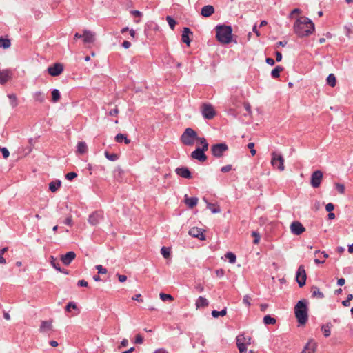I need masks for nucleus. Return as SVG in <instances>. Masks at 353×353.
Returning <instances> with one entry per match:
<instances>
[{
    "instance_id": "nucleus-55",
    "label": "nucleus",
    "mask_w": 353,
    "mask_h": 353,
    "mask_svg": "<svg viewBox=\"0 0 353 353\" xmlns=\"http://www.w3.org/2000/svg\"><path fill=\"white\" fill-rule=\"evenodd\" d=\"M237 347L239 350V353H242V352H246V345L244 343H237Z\"/></svg>"
},
{
    "instance_id": "nucleus-56",
    "label": "nucleus",
    "mask_w": 353,
    "mask_h": 353,
    "mask_svg": "<svg viewBox=\"0 0 353 353\" xmlns=\"http://www.w3.org/2000/svg\"><path fill=\"white\" fill-rule=\"evenodd\" d=\"M231 170H232V165H227L223 166L221 168V171L222 172H224V173L230 172Z\"/></svg>"
},
{
    "instance_id": "nucleus-22",
    "label": "nucleus",
    "mask_w": 353,
    "mask_h": 353,
    "mask_svg": "<svg viewBox=\"0 0 353 353\" xmlns=\"http://www.w3.org/2000/svg\"><path fill=\"white\" fill-rule=\"evenodd\" d=\"M214 12V8L211 5H207L202 8L201 14L204 17H209Z\"/></svg>"
},
{
    "instance_id": "nucleus-10",
    "label": "nucleus",
    "mask_w": 353,
    "mask_h": 353,
    "mask_svg": "<svg viewBox=\"0 0 353 353\" xmlns=\"http://www.w3.org/2000/svg\"><path fill=\"white\" fill-rule=\"evenodd\" d=\"M63 65L60 63H56L48 68V72L52 77H57L61 74L63 71Z\"/></svg>"
},
{
    "instance_id": "nucleus-41",
    "label": "nucleus",
    "mask_w": 353,
    "mask_h": 353,
    "mask_svg": "<svg viewBox=\"0 0 353 353\" xmlns=\"http://www.w3.org/2000/svg\"><path fill=\"white\" fill-rule=\"evenodd\" d=\"M161 253L165 259H168L170 256V248L162 247Z\"/></svg>"
},
{
    "instance_id": "nucleus-37",
    "label": "nucleus",
    "mask_w": 353,
    "mask_h": 353,
    "mask_svg": "<svg viewBox=\"0 0 353 353\" xmlns=\"http://www.w3.org/2000/svg\"><path fill=\"white\" fill-rule=\"evenodd\" d=\"M11 46L10 40L8 39L0 38V48L7 49Z\"/></svg>"
},
{
    "instance_id": "nucleus-5",
    "label": "nucleus",
    "mask_w": 353,
    "mask_h": 353,
    "mask_svg": "<svg viewBox=\"0 0 353 353\" xmlns=\"http://www.w3.org/2000/svg\"><path fill=\"white\" fill-rule=\"evenodd\" d=\"M228 146L225 143H216L211 146L212 155L216 158H221L228 151Z\"/></svg>"
},
{
    "instance_id": "nucleus-61",
    "label": "nucleus",
    "mask_w": 353,
    "mask_h": 353,
    "mask_svg": "<svg viewBox=\"0 0 353 353\" xmlns=\"http://www.w3.org/2000/svg\"><path fill=\"white\" fill-rule=\"evenodd\" d=\"M77 285L80 287H87L88 285V283L85 280H79Z\"/></svg>"
},
{
    "instance_id": "nucleus-25",
    "label": "nucleus",
    "mask_w": 353,
    "mask_h": 353,
    "mask_svg": "<svg viewBox=\"0 0 353 353\" xmlns=\"http://www.w3.org/2000/svg\"><path fill=\"white\" fill-rule=\"evenodd\" d=\"M332 325L330 322L327 323L325 325L321 326V330L325 337H328L331 334V328Z\"/></svg>"
},
{
    "instance_id": "nucleus-59",
    "label": "nucleus",
    "mask_w": 353,
    "mask_h": 353,
    "mask_svg": "<svg viewBox=\"0 0 353 353\" xmlns=\"http://www.w3.org/2000/svg\"><path fill=\"white\" fill-rule=\"evenodd\" d=\"M334 206L332 203H329L325 205V210L328 212H332L334 210Z\"/></svg>"
},
{
    "instance_id": "nucleus-53",
    "label": "nucleus",
    "mask_w": 353,
    "mask_h": 353,
    "mask_svg": "<svg viewBox=\"0 0 353 353\" xmlns=\"http://www.w3.org/2000/svg\"><path fill=\"white\" fill-rule=\"evenodd\" d=\"M77 176V174L74 172H68L65 175V178L68 180H72L73 179L76 178Z\"/></svg>"
},
{
    "instance_id": "nucleus-18",
    "label": "nucleus",
    "mask_w": 353,
    "mask_h": 353,
    "mask_svg": "<svg viewBox=\"0 0 353 353\" xmlns=\"http://www.w3.org/2000/svg\"><path fill=\"white\" fill-rule=\"evenodd\" d=\"M83 41L84 43H92L95 41V34L90 30L83 31Z\"/></svg>"
},
{
    "instance_id": "nucleus-62",
    "label": "nucleus",
    "mask_w": 353,
    "mask_h": 353,
    "mask_svg": "<svg viewBox=\"0 0 353 353\" xmlns=\"http://www.w3.org/2000/svg\"><path fill=\"white\" fill-rule=\"evenodd\" d=\"M265 62H266L268 65H271V66H272V65H274L275 64V61H274L272 58H270V57L266 58V59H265Z\"/></svg>"
},
{
    "instance_id": "nucleus-6",
    "label": "nucleus",
    "mask_w": 353,
    "mask_h": 353,
    "mask_svg": "<svg viewBox=\"0 0 353 353\" xmlns=\"http://www.w3.org/2000/svg\"><path fill=\"white\" fill-rule=\"evenodd\" d=\"M272 159L271 164L274 168H276L280 171H283L285 169L284 166V159L281 154L273 152L271 154Z\"/></svg>"
},
{
    "instance_id": "nucleus-11",
    "label": "nucleus",
    "mask_w": 353,
    "mask_h": 353,
    "mask_svg": "<svg viewBox=\"0 0 353 353\" xmlns=\"http://www.w3.org/2000/svg\"><path fill=\"white\" fill-rule=\"evenodd\" d=\"M205 151L206 150L204 149L197 148L191 153V157L192 159L198 160L200 162H204L207 160V156L205 154Z\"/></svg>"
},
{
    "instance_id": "nucleus-14",
    "label": "nucleus",
    "mask_w": 353,
    "mask_h": 353,
    "mask_svg": "<svg viewBox=\"0 0 353 353\" xmlns=\"http://www.w3.org/2000/svg\"><path fill=\"white\" fill-rule=\"evenodd\" d=\"M76 254L73 251L68 252L65 254L61 256V261L65 265H69L75 259Z\"/></svg>"
},
{
    "instance_id": "nucleus-29",
    "label": "nucleus",
    "mask_w": 353,
    "mask_h": 353,
    "mask_svg": "<svg viewBox=\"0 0 353 353\" xmlns=\"http://www.w3.org/2000/svg\"><path fill=\"white\" fill-rule=\"evenodd\" d=\"M33 98L35 101L43 103L44 102L46 97L43 92L41 91L36 92L33 94Z\"/></svg>"
},
{
    "instance_id": "nucleus-42",
    "label": "nucleus",
    "mask_w": 353,
    "mask_h": 353,
    "mask_svg": "<svg viewBox=\"0 0 353 353\" xmlns=\"http://www.w3.org/2000/svg\"><path fill=\"white\" fill-rule=\"evenodd\" d=\"M8 98L10 100V105L12 108H15L18 105L17 98L14 94H10L8 95Z\"/></svg>"
},
{
    "instance_id": "nucleus-40",
    "label": "nucleus",
    "mask_w": 353,
    "mask_h": 353,
    "mask_svg": "<svg viewBox=\"0 0 353 353\" xmlns=\"http://www.w3.org/2000/svg\"><path fill=\"white\" fill-rule=\"evenodd\" d=\"M263 323L265 325H274L276 323V319L270 315H266L263 317Z\"/></svg>"
},
{
    "instance_id": "nucleus-60",
    "label": "nucleus",
    "mask_w": 353,
    "mask_h": 353,
    "mask_svg": "<svg viewBox=\"0 0 353 353\" xmlns=\"http://www.w3.org/2000/svg\"><path fill=\"white\" fill-rule=\"evenodd\" d=\"M118 114H119V109L117 107L111 110L108 112V114L110 116H117Z\"/></svg>"
},
{
    "instance_id": "nucleus-46",
    "label": "nucleus",
    "mask_w": 353,
    "mask_h": 353,
    "mask_svg": "<svg viewBox=\"0 0 353 353\" xmlns=\"http://www.w3.org/2000/svg\"><path fill=\"white\" fill-rule=\"evenodd\" d=\"M160 298H161V299L163 301H172L173 300V297L170 294H164V293H161L160 294Z\"/></svg>"
},
{
    "instance_id": "nucleus-35",
    "label": "nucleus",
    "mask_w": 353,
    "mask_h": 353,
    "mask_svg": "<svg viewBox=\"0 0 353 353\" xmlns=\"http://www.w3.org/2000/svg\"><path fill=\"white\" fill-rule=\"evenodd\" d=\"M71 309L77 310L78 313L79 312V309L78 308L77 304L72 301L69 302L65 307V312H70Z\"/></svg>"
},
{
    "instance_id": "nucleus-16",
    "label": "nucleus",
    "mask_w": 353,
    "mask_h": 353,
    "mask_svg": "<svg viewBox=\"0 0 353 353\" xmlns=\"http://www.w3.org/2000/svg\"><path fill=\"white\" fill-rule=\"evenodd\" d=\"M12 76V71L10 70H0V84L4 85L7 83L10 79H11Z\"/></svg>"
},
{
    "instance_id": "nucleus-57",
    "label": "nucleus",
    "mask_w": 353,
    "mask_h": 353,
    "mask_svg": "<svg viewBox=\"0 0 353 353\" xmlns=\"http://www.w3.org/2000/svg\"><path fill=\"white\" fill-rule=\"evenodd\" d=\"M215 274L218 277L221 278V277L223 276V275L225 274V271L223 269H218V270H216Z\"/></svg>"
},
{
    "instance_id": "nucleus-4",
    "label": "nucleus",
    "mask_w": 353,
    "mask_h": 353,
    "mask_svg": "<svg viewBox=\"0 0 353 353\" xmlns=\"http://www.w3.org/2000/svg\"><path fill=\"white\" fill-rule=\"evenodd\" d=\"M196 138V132L192 128H187L181 136V141L185 145H192Z\"/></svg>"
},
{
    "instance_id": "nucleus-19",
    "label": "nucleus",
    "mask_w": 353,
    "mask_h": 353,
    "mask_svg": "<svg viewBox=\"0 0 353 353\" xmlns=\"http://www.w3.org/2000/svg\"><path fill=\"white\" fill-rule=\"evenodd\" d=\"M189 234L192 237L199 239V240L203 241L205 239V236L203 234L202 230L196 227L192 228L189 230Z\"/></svg>"
},
{
    "instance_id": "nucleus-44",
    "label": "nucleus",
    "mask_w": 353,
    "mask_h": 353,
    "mask_svg": "<svg viewBox=\"0 0 353 353\" xmlns=\"http://www.w3.org/2000/svg\"><path fill=\"white\" fill-rule=\"evenodd\" d=\"M166 21H168L170 28L172 30H174V27H175V26L176 24V21L171 16H167L166 17Z\"/></svg>"
},
{
    "instance_id": "nucleus-31",
    "label": "nucleus",
    "mask_w": 353,
    "mask_h": 353,
    "mask_svg": "<svg viewBox=\"0 0 353 353\" xmlns=\"http://www.w3.org/2000/svg\"><path fill=\"white\" fill-rule=\"evenodd\" d=\"M88 147L85 142L80 141L77 144V152L84 154L87 152Z\"/></svg>"
},
{
    "instance_id": "nucleus-43",
    "label": "nucleus",
    "mask_w": 353,
    "mask_h": 353,
    "mask_svg": "<svg viewBox=\"0 0 353 353\" xmlns=\"http://www.w3.org/2000/svg\"><path fill=\"white\" fill-rule=\"evenodd\" d=\"M225 256V258L228 259L230 263H234L236 262V257L234 253L229 252H227Z\"/></svg>"
},
{
    "instance_id": "nucleus-3",
    "label": "nucleus",
    "mask_w": 353,
    "mask_h": 353,
    "mask_svg": "<svg viewBox=\"0 0 353 353\" xmlns=\"http://www.w3.org/2000/svg\"><path fill=\"white\" fill-rule=\"evenodd\" d=\"M294 314L297 321L301 324H305L308 321L307 301L301 299L294 306Z\"/></svg>"
},
{
    "instance_id": "nucleus-47",
    "label": "nucleus",
    "mask_w": 353,
    "mask_h": 353,
    "mask_svg": "<svg viewBox=\"0 0 353 353\" xmlns=\"http://www.w3.org/2000/svg\"><path fill=\"white\" fill-rule=\"evenodd\" d=\"M335 188L336 189V190L340 193V194H344L345 192V186L342 183H336L335 184Z\"/></svg>"
},
{
    "instance_id": "nucleus-38",
    "label": "nucleus",
    "mask_w": 353,
    "mask_h": 353,
    "mask_svg": "<svg viewBox=\"0 0 353 353\" xmlns=\"http://www.w3.org/2000/svg\"><path fill=\"white\" fill-rule=\"evenodd\" d=\"M60 92L58 89H54L52 91V101L54 103L57 102L60 99Z\"/></svg>"
},
{
    "instance_id": "nucleus-28",
    "label": "nucleus",
    "mask_w": 353,
    "mask_h": 353,
    "mask_svg": "<svg viewBox=\"0 0 353 353\" xmlns=\"http://www.w3.org/2000/svg\"><path fill=\"white\" fill-rule=\"evenodd\" d=\"M61 181L60 180H55L49 183V190L54 192H56L61 186Z\"/></svg>"
},
{
    "instance_id": "nucleus-33",
    "label": "nucleus",
    "mask_w": 353,
    "mask_h": 353,
    "mask_svg": "<svg viewBox=\"0 0 353 353\" xmlns=\"http://www.w3.org/2000/svg\"><path fill=\"white\" fill-rule=\"evenodd\" d=\"M283 68L282 66L277 65L272 70L271 76L274 79L279 77L280 72L283 71Z\"/></svg>"
},
{
    "instance_id": "nucleus-52",
    "label": "nucleus",
    "mask_w": 353,
    "mask_h": 353,
    "mask_svg": "<svg viewBox=\"0 0 353 353\" xmlns=\"http://www.w3.org/2000/svg\"><path fill=\"white\" fill-rule=\"evenodd\" d=\"M254 143L251 142L248 144V148L250 150V153L252 156H254L256 153V151L255 149H254Z\"/></svg>"
},
{
    "instance_id": "nucleus-48",
    "label": "nucleus",
    "mask_w": 353,
    "mask_h": 353,
    "mask_svg": "<svg viewBox=\"0 0 353 353\" xmlns=\"http://www.w3.org/2000/svg\"><path fill=\"white\" fill-rule=\"evenodd\" d=\"M252 236L254 237V239L253 241L254 244H258L261 238L259 233L256 231H253L252 232Z\"/></svg>"
},
{
    "instance_id": "nucleus-27",
    "label": "nucleus",
    "mask_w": 353,
    "mask_h": 353,
    "mask_svg": "<svg viewBox=\"0 0 353 353\" xmlns=\"http://www.w3.org/2000/svg\"><path fill=\"white\" fill-rule=\"evenodd\" d=\"M312 296L323 299L324 298V294L320 291L317 286L314 285L312 287Z\"/></svg>"
},
{
    "instance_id": "nucleus-51",
    "label": "nucleus",
    "mask_w": 353,
    "mask_h": 353,
    "mask_svg": "<svg viewBox=\"0 0 353 353\" xmlns=\"http://www.w3.org/2000/svg\"><path fill=\"white\" fill-rule=\"evenodd\" d=\"M143 343V336L138 334L135 336L134 339V343L136 344H142Z\"/></svg>"
},
{
    "instance_id": "nucleus-15",
    "label": "nucleus",
    "mask_w": 353,
    "mask_h": 353,
    "mask_svg": "<svg viewBox=\"0 0 353 353\" xmlns=\"http://www.w3.org/2000/svg\"><path fill=\"white\" fill-rule=\"evenodd\" d=\"M317 347V343L314 339H310L305 345L302 353H314Z\"/></svg>"
},
{
    "instance_id": "nucleus-58",
    "label": "nucleus",
    "mask_w": 353,
    "mask_h": 353,
    "mask_svg": "<svg viewBox=\"0 0 353 353\" xmlns=\"http://www.w3.org/2000/svg\"><path fill=\"white\" fill-rule=\"evenodd\" d=\"M250 297L249 295H245L243 299V303L248 306H250Z\"/></svg>"
},
{
    "instance_id": "nucleus-12",
    "label": "nucleus",
    "mask_w": 353,
    "mask_h": 353,
    "mask_svg": "<svg viewBox=\"0 0 353 353\" xmlns=\"http://www.w3.org/2000/svg\"><path fill=\"white\" fill-rule=\"evenodd\" d=\"M103 218V214L101 211L92 212L88 218V223L92 225H97Z\"/></svg>"
},
{
    "instance_id": "nucleus-63",
    "label": "nucleus",
    "mask_w": 353,
    "mask_h": 353,
    "mask_svg": "<svg viewBox=\"0 0 353 353\" xmlns=\"http://www.w3.org/2000/svg\"><path fill=\"white\" fill-rule=\"evenodd\" d=\"M275 55H276V61L277 62L281 61L282 59V54L280 52L276 51L275 53Z\"/></svg>"
},
{
    "instance_id": "nucleus-1",
    "label": "nucleus",
    "mask_w": 353,
    "mask_h": 353,
    "mask_svg": "<svg viewBox=\"0 0 353 353\" xmlns=\"http://www.w3.org/2000/svg\"><path fill=\"white\" fill-rule=\"evenodd\" d=\"M294 33L299 37H308L314 31V23L306 17H301L294 24Z\"/></svg>"
},
{
    "instance_id": "nucleus-36",
    "label": "nucleus",
    "mask_w": 353,
    "mask_h": 353,
    "mask_svg": "<svg viewBox=\"0 0 353 353\" xmlns=\"http://www.w3.org/2000/svg\"><path fill=\"white\" fill-rule=\"evenodd\" d=\"M327 83L331 87H334L336 83V77L334 74H330L327 77Z\"/></svg>"
},
{
    "instance_id": "nucleus-24",
    "label": "nucleus",
    "mask_w": 353,
    "mask_h": 353,
    "mask_svg": "<svg viewBox=\"0 0 353 353\" xmlns=\"http://www.w3.org/2000/svg\"><path fill=\"white\" fill-rule=\"evenodd\" d=\"M195 305L196 308L205 307L209 305V302L205 297L199 296L196 301Z\"/></svg>"
},
{
    "instance_id": "nucleus-13",
    "label": "nucleus",
    "mask_w": 353,
    "mask_h": 353,
    "mask_svg": "<svg viewBox=\"0 0 353 353\" xmlns=\"http://www.w3.org/2000/svg\"><path fill=\"white\" fill-rule=\"evenodd\" d=\"M290 230L293 234L300 235L305 232V228L301 222L295 221L291 223Z\"/></svg>"
},
{
    "instance_id": "nucleus-26",
    "label": "nucleus",
    "mask_w": 353,
    "mask_h": 353,
    "mask_svg": "<svg viewBox=\"0 0 353 353\" xmlns=\"http://www.w3.org/2000/svg\"><path fill=\"white\" fill-rule=\"evenodd\" d=\"M52 321H43L41 323L40 332H46L52 329Z\"/></svg>"
},
{
    "instance_id": "nucleus-45",
    "label": "nucleus",
    "mask_w": 353,
    "mask_h": 353,
    "mask_svg": "<svg viewBox=\"0 0 353 353\" xmlns=\"http://www.w3.org/2000/svg\"><path fill=\"white\" fill-rule=\"evenodd\" d=\"M105 157L112 161H114L118 159V155L115 153H109L108 152H105Z\"/></svg>"
},
{
    "instance_id": "nucleus-49",
    "label": "nucleus",
    "mask_w": 353,
    "mask_h": 353,
    "mask_svg": "<svg viewBox=\"0 0 353 353\" xmlns=\"http://www.w3.org/2000/svg\"><path fill=\"white\" fill-rule=\"evenodd\" d=\"M236 344L237 343H244L245 344L246 341V337L244 336V334H240L236 336Z\"/></svg>"
},
{
    "instance_id": "nucleus-50",
    "label": "nucleus",
    "mask_w": 353,
    "mask_h": 353,
    "mask_svg": "<svg viewBox=\"0 0 353 353\" xmlns=\"http://www.w3.org/2000/svg\"><path fill=\"white\" fill-rule=\"evenodd\" d=\"M95 268L99 274H104L107 273V269L103 268L101 265H97Z\"/></svg>"
},
{
    "instance_id": "nucleus-30",
    "label": "nucleus",
    "mask_w": 353,
    "mask_h": 353,
    "mask_svg": "<svg viewBox=\"0 0 353 353\" xmlns=\"http://www.w3.org/2000/svg\"><path fill=\"white\" fill-rule=\"evenodd\" d=\"M115 141L117 143H121L124 141L126 144H129L130 143V140L126 137V135L121 133L116 135Z\"/></svg>"
},
{
    "instance_id": "nucleus-2",
    "label": "nucleus",
    "mask_w": 353,
    "mask_h": 353,
    "mask_svg": "<svg viewBox=\"0 0 353 353\" xmlns=\"http://www.w3.org/2000/svg\"><path fill=\"white\" fill-rule=\"evenodd\" d=\"M216 38L223 45L229 44L232 40V28L230 26L218 25L215 28Z\"/></svg>"
},
{
    "instance_id": "nucleus-32",
    "label": "nucleus",
    "mask_w": 353,
    "mask_h": 353,
    "mask_svg": "<svg viewBox=\"0 0 353 353\" xmlns=\"http://www.w3.org/2000/svg\"><path fill=\"white\" fill-rule=\"evenodd\" d=\"M196 140L202 145L201 148V149H204L205 150H208L209 144L205 137H199L197 136Z\"/></svg>"
},
{
    "instance_id": "nucleus-21",
    "label": "nucleus",
    "mask_w": 353,
    "mask_h": 353,
    "mask_svg": "<svg viewBox=\"0 0 353 353\" xmlns=\"http://www.w3.org/2000/svg\"><path fill=\"white\" fill-rule=\"evenodd\" d=\"M198 201L199 199L197 197H188L187 194L184 196V203L190 209L197 205Z\"/></svg>"
},
{
    "instance_id": "nucleus-34",
    "label": "nucleus",
    "mask_w": 353,
    "mask_h": 353,
    "mask_svg": "<svg viewBox=\"0 0 353 353\" xmlns=\"http://www.w3.org/2000/svg\"><path fill=\"white\" fill-rule=\"evenodd\" d=\"M226 314H227V308L226 307H224L221 311L212 310V316L214 318H218L219 316H224L226 315Z\"/></svg>"
},
{
    "instance_id": "nucleus-39",
    "label": "nucleus",
    "mask_w": 353,
    "mask_h": 353,
    "mask_svg": "<svg viewBox=\"0 0 353 353\" xmlns=\"http://www.w3.org/2000/svg\"><path fill=\"white\" fill-rule=\"evenodd\" d=\"M50 264L52 265V266L56 269L57 271L59 272H61V266H60V264L59 263V262L57 261V259L51 256H50Z\"/></svg>"
},
{
    "instance_id": "nucleus-8",
    "label": "nucleus",
    "mask_w": 353,
    "mask_h": 353,
    "mask_svg": "<svg viewBox=\"0 0 353 353\" xmlns=\"http://www.w3.org/2000/svg\"><path fill=\"white\" fill-rule=\"evenodd\" d=\"M306 272L304 268V266L303 265H300L298 268V270L296 271V280L299 285V287H303L305 284L306 281Z\"/></svg>"
},
{
    "instance_id": "nucleus-9",
    "label": "nucleus",
    "mask_w": 353,
    "mask_h": 353,
    "mask_svg": "<svg viewBox=\"0 0 353 353\" xmlns=\"http://www.w3.org/2000/svg\"><path fill=\"white\" fill-rule=\"evenodd\" d=\"M323 179V172L321 170L314 171L311 175V185L317 188L320 186L321 181Z\"/></svg>"
},
{
    "instance_id": "nucleus-64",
    "label": "nucleus",
    "mask_w": 353,
    "mask_h": 353,
    "mask_svg": "<svg viewBox=\"0 0 353 353\" xmlns=\"http://www.w3.org/2000/svg\"><path fill=\"white\" fill-rule=\"evenodd\" d=\"M154 353H168V351L163 348H159L154 352Z\"/></svg>"
},
{
    "instance_id": "nucleus-17",
    "label": "nucleus",
    "mask_w": 353,
    "mask_h": 353,
    "mask_svg": "<svg viewBox=\"0 0 353 353\" xmlns=\"http://www.w3.org/2000/svg\"><path fill=\"white\" fill-rule=\"evenodd\" d=\"M177 175L184 179H191L192 174L189 169L186 167H179L175 169Z\"/></svg>"
},
{
    "instance_id": "nucleus-23",
    "label": "nucleus",
    "mask_w": 353,
    "mask_h": 353,
    "mask_svg": "<svg viewBox=\"0 0 353 353\" xmlns=\"http://www.w3.org/2000/svg\"><path fill=\"white\" fill-rule=\"evenodd\" d=\"M203 200L207 203V208L209 209L213 214L219 213L221 212L220 207L218 205L208 202L205 198H203Z\"/></svg>"
},
{
    "instance_id": "nucleus-20",
    "label": "nucleus",
    "mask_w": 353,
    "mask_h": 353,
    "mask_svg": "<svg viewBox=\"0 0 353 353\" xmlns=\"http://www.w3.org/2000/svg\"><path fill=\"white\" fill-rule=\"evenodd\" d=\"M193 33L190 30V29L188 27H185L183 28L182 35H181V40L183 43H186L188 46L190 44L191 39L190 38V35H192Z\"/></svg>"
},
{
    "instance_id": "nucleus-7",
    "label": "nucleus",
    "mask_w": 353,
    "mask_h": 353,
    "mask_svg": "<svg viewBox=\"0 0 353 353\" xmlns=\"http://www.w3.org/2000/svg\"><path fill=\"white\" fill-rule=\"evenodd\" d=\"M203 117L206 119H212L216 114L212 105L209 103H203L201 108Z\"/></svg>"
},
{
    "instance_id": "nucleus-54",
    "label": "nucleus",
    "mask_w": 353,
    "mask_h": 353,
    "mask_svg": "<svg viewBox=\"0 0 353 353\" xmlns=\"http://www.w3.org/2000/svg\"><path fill=\"white\" fill-rule=\"evenodd\" d=\"M0 150L2 152V155L4 159H7L9 157L10 152L6 148H4V147L1 148H0Z\"/></svg>"
}]
</instances>
